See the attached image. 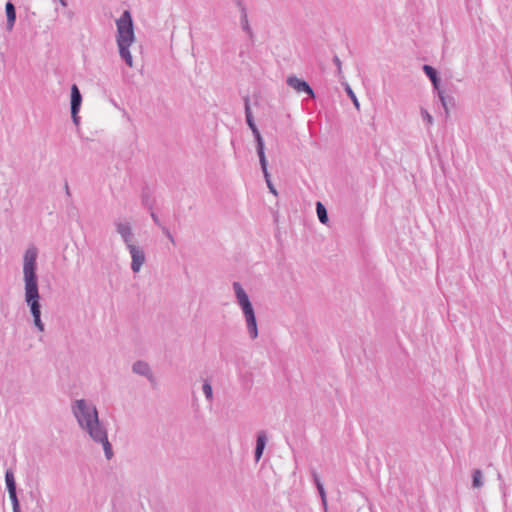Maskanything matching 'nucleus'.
<instances>
[{
    "instance_id": "nucleus-9",
    "label": "nucleus",
    "mask_w": 512,
    "mask_h": 512,
    "mask_svg": "<svg viewBox=\"0 0 512 512\" xmlns=\"http://www.w3.org/2000/svg\"><path fill=\"white\" fill-rule=\"evenodd\" d=\"M114 226L116 228V232L121 236L123 242L126 247L132 243L133 239V231L129 222H123L120 220L114 221Z\"/></svg>"
},
{
    "instance_id": "nucleus-37",
    "label": "nucleus",
    "mask_w": 512,
    "mask_h": 512,
    "mask_svg": "<svg viewBox=\"0 0 512 512\" xmlns=\"http://www.w3.org/2000/svg\"><path fill=\"white\" fill-rule=\"evenodd\" d=\"M498 479H499V480H501V479H502V476H501V474H500V473L498 474Z\"/></svg>"
},
{
    "instance_id": "nucleus-16",
    "label": "nucleus",
    "mask_w": 512,
    "mask_h": 512,
    "mask_svg": "<svg viewBox=\"0 0 512 512\" xmlns=\"http://www.w3.org/2000/svg\"><path fill=\"white\" fill-rule=\"evenodd\" d=\"M150 216H151V218H152L153 222H154L157 226H159V227L161 228L162 233H163V234H164V235L169 239V241H170L173 245H175V240H174V237L172 236V234H171L170 230H169L166 226H164V225L161 223V221H160L159 217H158V216H157V215H156L152 210H151Z\"/></svg>"
},
{
    "instance_id": "nucleus-18",
    "label": "nucleus",
    "mask_w": 512,
    "mask_h": 512,
    "mask_svg": "<svg viewBox=\"0 0 512 512\" xmlns=\"http://www.w3.org/2000/svg\"><path fill=\"white\" fill-rule=\"evenodd\" d=\"M316 213L322 224H326L329 221L327 210L320 201L316 203Z\"/></svg>"
},
{
    "instance_id": "nucleus-26",
    "label": "nucleus",
    "mask_w": 512,
    "mask_h": 512,
    "mask_svg": "<svg viewBox=\"0 0 512 512\" xmlns=\"http://www.w3.org/2000/svg\"><path fill=\"white\" fill-rule=\"evenodd\" d=\"M259 162H260V166H261L265 181H266L267 185H270L271 179H270V174H269L268 168H267V166H268L267 159L261 160Z\"/></svg>"
},
{
    "instance_id": "nucleus-36",
    "label": "nucleus",
    "mask_w": 512,
    "mask_h": 512,
    "mask_svg": "<svg viewBox=\"0 0 512 512\" xmlns=\"http://www.w3.org/2000/svg\"><path fill=\"white\" fill-rule=\"evenodd\" d=\"M254 139H255V142H259V141H262V140H263V138H262V136H261V135H260V136H258V137H256V138H254Z\"/></svg>"
},
{
    "instance_id": "nucleus-8",
    "label": "nucleus",
    "mask_w": 512,
    "mask_h": 512,
    "mask_svg": "<svg viewBox=\"0 0 512 512\" xmlns=\"http://www.w3.org/2000/svg\"><path fill=\"white\" fill-rule=\"evenodd\" d=\"M287 85L298 93H306L310 98H315V93L308 82L296 76L287 78Z\"/></svg>"
},
{
    "instance_id": "nucleus-22",
    "label": "nucleus",
    "mask_w": 512,
    "mask_h": 512,
    "mask_svg": "<svg viewBox=\"0 0 512 512\" xmlns=\"http://www.w3.org/2000/svg\"><path fill=\"white\" fill-rule=\"evenodd\" d=\"M202 391L207 401L212 402L213 400V389L209 381H205L202 385Z\"/></svg>"
},
{
    "instance_id": "nucleus-27",
    "label": "nucleus",
    "mask_w": 512,
    "mask_h": 512,
    "mask_svg": "<svg viewBox=\"0 0 512 512\" xmlns=\"http://www.w3.org/2000/svg\"><path fill=\"white\" fill-rule=\"evenodd\" d=\"M420 112H421V116H422L423 120L426 122L427 126L430 127L431 125H433L434 119H433L432 115L425 108H421Z\"/></svg>"
},
{
    "instance_id": "nucleus-23",
    "label": "nucleus",
    "mask_w": 512,
    "mask_h": 512,
    "mask_svg": "<svg viewBox=\"0 0 512 512\" xmlns=\"http://www.w3.org/2000/svg\"><path fill=\"white\" fill-rule=\"evenodd\" d=\"M8 493H9V498H10L11 503H12V510H13V512H21L20 503H19V500H18V497H17V492L16 491H10Z\"/></svg>"
},
{
    "instance_id": "nucleus-10",
    "label": "nucleus",
    "mask_w": 512,
    "mask_h": 512,
    "mask_svg": "<svg viewBox=\"0 0 512 512\" xmlns=\"http://www.w3.org/2000/svg\"><path fill=\"white\" fill-rule=\"evenodd\" d=\"M132 371L135 374L146 377L150 382L154 380L153 373L149 364L145 361L138 360L132 365Z\"/></svg>"
},
{
    "instance_id": "nucleus-24",
    "label": "nucleus",
    "mask_w": 512,
    "mask_h": 512,
    "mask_svg": "<svg viewBox=\"0 0 512 512\" xmlns=\"http://www.w3.org/2000/svg\"><path fill=\"white\" fill-rule=\"evenodd\" d=\"M437 94H438L439 100L442 104V107L445 110L446 115L448 116L449 108H448L447 97L445 96L444 92L441 89L437 90Z\"/></svg>"
},
{
    "instance_id": "nucleus-12",
    "label": "nucleus",
    "mask_w": 512,
    "mask_h": 512,
    "mask_svg": "<svg viewBox=\"0 0 512 512\" xmlns=\"http://www.w3.org/2000/svg\"><path fill=\"white\" fill-rule=\"evenodd\" d=\"M266 443H267L266 432L263 430L259 431L257 434L256 447H255V452H254L255 460L257 462L261 459V457L263 455V451L265 449Z\"/></svg>"
},
{
    "instance_id": "nucleus-17",
    "label": "nucleus",
    "mask_w": 512,
    "mask_h": 512,
    "mask_svg": "<svg viewBox=\"0 0 512 512\" xmlns=\"http://www.w3.org/2000/svg\"><path fill=\"white\" fill-rule=\"evenodd\" d=\"M244 106H245L246 123L249 126V128L251 129L252 127H255L256 124L254 122V118H253V115H252V112H251L250 99H249L248 96H246L244 98Z\"/></svg>"
},
{
    "instance_id": "nucleus-13",
    "label": "nucleus",
    "mask_w": 512,
    "mask_h": 512,
    "mask_svg": "<svg viewBox=\"0 0 512 512\" xmlns=\"http://www.w3.org/2000/svg\"><path fill=\"white\" fill-rule=\"evenodd\" d=\"M5 11L7 17L6 29L8 31H12L16 21V9L13 3L10 1L7 2L5 5Z\"/></svg>"
},
{
    "instance_id": "nucleus-3",
    "label": "nucleus",
    "mask_w": 512,
    "mask_h": 512,
    "mask_svg": "<svg viewBox=\"0 0 512 512\" xmlns=\"http://www.w3.org/2000/svg\"><path fill=\"white\" fill-rule=\"evenodd\" d=\"M233 290L243 312L249 337L254 340L258 337V326L253 305L239 282L233 283Z\"/></svg>"
},
{
    "instance_id": "nucleus-2",
    "label": "nucleus",
    "mask_w": 512,
    "mask_h": 512,
    "mask_svg": "<svg viewBox=\"0 0 512 512\" xmlns=\"http://www.w3.org/2000/svg\"><path fill=\"white\" fill-rule=\"evenodd\" d=\"M116 26V42L119 55L129 67H133V57L130 53L129 47L135 41V34L132 16L129 11H124L121 17L116 20Z\"/></svg>"
},
{
    "instance_id": "nucleus-14",
    "label": "nucleus",
    "mask_w": 512,
    "mask_h": 512,
    "mask_svg": "<svg viewBox=\"0 0 512 512\" xmlns=\"http://www.w3.org/2000/svg\"><path fill=\"white\" fill-rule=\"evenodd\" d=\"M423 71L426 74V76L430 79L434 90H436V91L439 90L440 89V79L438 77V73H437L436 69L430 65L425 64L423 66Z\"/></svg>"
},
{
    "instance_id": "nucleus-29",
    "label": "nucleus",
    "mask_w": 512,
    "mask_h": 512,
    "mask_svg": "<svg viewBox=\"0 0 512 512\" xmlns=\"http://www.w3.org/2000/svg\"><path fill=\"white\" fill-rule=\"evenodd\" d=\"M333 63L337 67V75H338V77L340 79L343 78V75H342V62H341L340 58L337 55H335L333 57Z\"/></svg>"
},
{
    "instance_id": "nucleus-20",
    "label": "nucleus",
    "mask_w": 512,
    "mask_h": 512,
    "mask_svg": "<svg viewBox=\"0 0 512 512\" xmlns=\"http://www.w3.org/2000/svg\"><path fill=\"white\" fill-rule=\"evenodd\" d=\"M342 84L344 85L345 91H346L348 97L353 102L355 108L357 110H359L360 109V103H359L355 93L353 92L352 88L350 87V85L347 82H342Z\"/></svg>"
},
{
    "instance_id": "nucleus-32",
    "label": "nucleus",
    "mask_w": 512,
    "mask_h": 512,
    "mask_svg": "<svg viewBox=\"0 0 512 512\" xmlns=\"http://www.w3.org/2000/svg\"><path fill=\"white\" fill-rule=\"evenodd\" d=\"M267 186H268V188H269V191H270L272 194H274L275 196H277V195H278L276 188H275V187H274V185L272 184V181L270 182V185H267Z\"/></svg>"
},
{
    "instance_id": "nucleus-35",
    "label": "nucleus",
    "mask_w": 512,
    "mask_h": 512,
    "mask_svg": "<svg viewBox=\"0 0 512 512\" xmlns=\"http://www.w3.org/2000/svg\"><path fill=\"white\" fill-rule=\"evenodd\" d=\"M60 2V4L63 6V7H66L68 4H67V1L66 0H58Z\"/></svg>"
},
{
    "instance_id": "nucleus-30",
    "label": "nucleus",
    "mask_w": 512,
    "mask_h": 512,
    "mask_svg": "<svg viewBox=\"0 0 512 512\" xmlns=\"http://www.w3.org/2000/svg\"><path fill=\"white\" fill-rule=\"evenodd\" d=\"M142 203L144 206H146L149 210H152V203L149 200V196L146 193H143L142 195Z\"/></svg>"
},
{
    "instance_id": "nucleus-33",
    "label": "nucleus",
    "mask_w": 512,
    "mask_h": 512,
    "mask_svg": "<svg viewBox=\"0 0 512 512\" xmlns=\"http://www.w3.org/2000/svg\"><path fill=\"white\" fill-rule=\"evenodd\" d=\"M64 188H65V193H66V195H67L68 197H70V196H71V192H70V188H69V185H68V183H67V182L65 183Z\"/></svg>"
},
{
    "instance_id": "nucleus-6",
    "label": "nucleus",
    "mask_w": 512,
    "mask_h": 512,
    "mask_svg": "<svg viewBox=\"0 0 512 512\" xmlns=\"http://www.w3.org/2000/svg\"><path fill=\"white\" fill-rule=\"evenodd\" d=\"M70 110H71V117L73 123L78 126L80 123V117L78 116V113L81 108L82 104V95L81 92L76 84H73L71 86V96H70Z\"/></svg>"
},
{
    "instance_id": "nucleus-19",
    "label": "nucleus",
    "mask_w": 512,
    "mask_h": 512,
    "mask_svg": "<svg viewBox=\"0 0 512 512\" xmlns=\"http://www.w3.org/2000/svg\"><path fill=\"white\" fill-rule=\"evenodd\" d=\"M5 482L7 491H16V482L14 478V473L11 469L6 470L5 472Z\"/></svg>"
},
{
    "instance_id": "nucleus-7",
    "label": "nucleus",
    "mask_w": 512,
    "mask_h": 512,
    "mask_svg": "<svg viewBox=\"0 0 512 512\" xmlns=\"http://www.w3.org/2000/svg\"><path fill=\"white\" fill-rule=\"evenodd\" d=\"M131 255V269L134 273H138L146 261L145 253L142 248L134 244L126 247Z\"/></svg>"
},
{
    "instance_id": "nucleus-4",
    "label": "nucleus",
    "mask_w": 512,
    "mask_h": 512,
    "mask_svg": "<svg viewBox=\"0 0 512 512\" xmlns=\"http://www.w3.org/2000/svg\"><path fill=\"white\" fill-rule=\"evenodd\" d=\"M89 437L98 444H101L104 450L106 459L110 460L114 456L112 445L108 440V433L105 425L99 419L95 422L86 424L81 428Z\"/></svg>"
},
{
    "instance_id": "nucleus-11",
    "label": "nucleus",
    "mask_w": 512,
    "mask_h": 512,
    "mask_svg": "<svg viewBox=\"0 0 512 512\" xmlns=\"http://www.w3.org/2000/svg\"><path fill=\"white\" fill-rule=\"evenodd\" d=\"M237 7L240 9V12H241V18H240L241 28L248 35L250 40L253 41L254 32L249 24L248 15H247L245 5L243 3L242 6H237Z\"/></svg>"
},
{
    "instance_id": "nucleus-5",
    "label": "nucleus",
    "mask_w": 512,
    "mask_h": 512,
    "mask_svg": "<svg viewBox=\"0 0 512 512\" xmlns=\"http://www.w3.org/2000/svg\"><path fill=\"white\" fill-rule=\"evenodd\" d=\"M71 410L80 428L91 422L96 423V420L99 419L96 406L85 399L75 400L72 403Z\"/></svg>"
},
{
    "instance_id": "nucleus-34",
    "label": "nucleus",
    "mask_w": 512,
    "mask_h": 512,
    "mask_svg": "<svg viewBox=\"0 0 512 512\" xmlns=\"http://www.w3.org/2000/svg\"><path fill=\"white\" fill-rule=\"evenodd\" d=\"M236 6H242L243 0H233Z\"/></svg>"
},
{
    "instance_id": "nucleus-28",
    "label": "nucleus",
    "mask_w": 512,
    "mask_h": 512,
    "mask_svg": "<svg viewBox=\"0 0 512 512\" xmlns=\"http://www.w3.org/2000/svg\"><path fill=\"white\" fill-rule=\"evenodd\" d=\"M33 317V324L40 332H44L45 325L41 320V314L32 315Z\"/></svg>"
},
{
    "instance_id": "nucleus-15",
    "label": "nucleus",
    "mask_w": 512,
    "mask_h": 512,
    "mask_svg": "<svg viewBox=\"0 0 512 512\" xmlns=\"http://www.w3.org/2000/svg\"><path fill=\"white\" fill-rule=\"evenodd\" d=\"M312 476H313L314 483L317 487V490L319 492V495L321 497L324 511L327 512V498H326V492H325L324 486H323L322 482L320 481V478L318 477L316 472H313Z\"/></svg>"
},
{
    "instance_id": "nucleus-21",
    "label": "nucleus",
    "mask_w": 512,
    "mask_h": 512,
    "mask_svg": "<svg viewBox=\"0 0 512 512\" xmlns=\"http://www.w3.org/2000/svg\"><path fill=\"white\" fill-rule=\"evenodd\" d=\"M472 486L474 488H480L483 486L484 482H483V475H482V472L480 469H476L473 471V475H472Z\"/></svg>"
},
{
    "instance_id": "nucleus-1",
    "label": "nucleus",
    "mask_w": 512,
    "mask_h": 512,
    "mask_svg": "<svg viewBox=\"0 0 512 512\" xmlns=\"http://www.w3.org/2000/svg\"><path fill=\"white\" fill-rule=\"evenodd\" d=\"M38 250L35 246L29 247L23 257L24 299L31 315L41 314L40 293L38 287L37 270Z\"/></svg>"
},
{
    "instance_id": "nucleus-31",
    "label": "nucleus",
    "mask_w": 512,
    "mask_h": 512,
    "mask_svg": "<svg viewBox=\"0 0 512 512\" xmlns=\"http://www.w3.org/2000/svg\"><path fill=\"white\" fill-rule=\"evenodd\" d=\"M251 131H252V133H253L254 138H256V137H258V136H260V135H261V133H260L259 129L257 128V126L252 127V128H251Z\"/></svg>"
},
{
    "instance_id": "nucleus-25",
    "label": "nucleus",
    "mask_w": 512,
    "mask_h": 512,
    "mask_svg": "<svg viewBox=\"0 0 512 512\" xmlns=\"http://www.w3.org/2000/svg\"><path fill=\"white\" fill-rule=\"evenodd\" d=\"M256 150L259 157V161L266 160L264 140L256 142Z\"/></svg>"
}]
</instances>
